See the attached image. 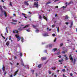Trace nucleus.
<instances>
[{"label": "nucleus", "mask_w": 77, "mask_h": 77, "mask_svg": "<svg viewBox=\"0 0 77 77\" xmlns=\"http://www.w3.org/2000/svg\"><path fill=\"white\" fill-rule=\"evenodd\" d=\"M15 37L17 39V42H18V41H20V39H21V37L18 34L15 35Z\"/></svg>", "instance_id": "f257e3e1"}, {"label": "nucleus", "mask_w": 77, "mask_h": 77, "mask_svg": "<svg viewBox=\"0 0 77 77\" xmlns=\"http://www.w3.org/2000/svg\"><path fill=\"white\" fill-rule=\"evenodd\" d=\"M34 5L35 6V8H38L39 7V4H38V2H35L34 3Z\"/></svg>", "instance_id": "f03ea898"}, {"label": "nucleus", "mask_w": 77, "mask_h": 77, "mask_svg": "<svg viewBox=\"0 0 77 77\" xmlns=\"http://www.w3.org/2000/svg\"><path fill=\"white\" fill-rule=\"evenodd\" d=\"M70 60H71V62L72 63V62L73 61V58L72 57V55H70L69 56Z\"/></svg>", "instance_id": "7ed1b4c3"}, {"label": "nucleus", "mask_w": 77, "mask_h": 77, "mask_svg": "<svg viewBox=\"0 0 77 77\" xmlns=\"http://www.w3.org/2000/svg\"><path fill=\"white\" fill-rule=\"evenodd\" d=\"M23 28H22L21 27H20L18 28V30L20 32V31H22V30H23Z\"/></svg>", "instance_id": "20e7f679"}, {"label": "nucleus", "mask_w": 77, "mask_h": 77, "mask_svg": "<svg viewBox=\"0 0 77 77\" xmlns=\"http://www.w3.org/2000/svg\"><path fill=\"white\" fill-rule=\"evenodd\" d=\"M29 1H25V2H24V4H25V5H26V6H29V4L28 3V2Z\"/></svg>", "instance_id": "39448f33"}, {"label": "nucleus", "mask_w": 77, "mask_h": 77, "mask_svg": "<svg viewBox=\"0 0 77 77\" xmlns=\"http://www.w3.org/2000/svg\"><path fill=\"white\" fill-rule=\"evenodd\" d=\"M64 57H65L66 58L65 59L66 60H68V57H67V55L66 54H65L63 56Z\"/></svg>", "instance_id": "423d86ee"}, {"label": "nucleus", "mask_w": 77, "mask_h": 77, "mask_svg": "<svg viewBox=\"0 0 77 77\" xmlns=\"http://www.w3.org/2000/svg\"><path fill=\"white\" fill-rule=\"evenodd\" d=\"M46 57H42L41 58L42 60H46Z\"/></svg>", "instance_id": "0eeeda50"}, {"label": "nucleus", "mask_w": 77, "mask_h": 77, "mask_svg": "<svg viewBox=\"0 0 77 77\" xmlns=\"http://www.w3.org/2000/svg\"><path fill=\"white\" fill-rule=\"evenodd\" d=\"M10 44V42H9V41H8L6 43V45H7V46H8Z\"/></svg>", "instance_id": "6e6552de"}, {"label": "nucleus", "mask_w": 77, "mask_h": 77, "mask_svg": "<svg viewBox=\"0 0 77 77\" xmlns=\"http://www.w3.org/2000/svg\"><path fill=\"white\" fill-rule=\"evenodd\" d=\"M72 26H73V22H72L71 23V25L69 26L70 28H71L72 27Z\"/></svg>", "instance_id": "1a4fd4ad"}, {"label": "nucleus", "mask_w": 77, "mask_h": 77, "mask_svg": "<svg viewBox=\"0 0 77 77\" xmlns=\"http://www.w3.org/2000/svg\"><path fill=\"white\" fill-rule=\"evenodd\" d=\"M30 26V25H26L25 26L23 27V29H24V28H26V27H28L29 26Z\"/></svg>", "instance_id": "9d476101"}, {"label": "nucleus", "mask_w": 77, "mask_h": 77, "mask_svg": "<svg viewBox=\"0 0 77 77\" xmlns=\"http://www.w3.org/2000/svg\"><path fill=\"white\" fill-rule=\"evenodd\" d=\"M66 17L65 18V20H67V19H68L69 18V17H68V16L66 15L65 16Z\"/></svg>", "instance_id": "9b49d317"}, {"label": "nucleus", "mask_w": 77, "mask_h": 77, "mask_svg": "<svg viewBox=\"0 0 77 77\" xmlns=\"http://www.w3.org/2000/svg\"><path fill=\"white\" fill-rule=\"evenodd\" d=\"M2 69L3 70V71H5V66H4V65L3 66V67L2 68Z\"/></svg>", "instance_id": "f8f14e48"}, {"label": "nucleus", "mask_w": 77, "mask_h": 77, "mask_svg": "<svg viewBox=\"0 0 77 77\" xmlns=\"http://www.w3.org/2000/svg\"><path fill=\"white\" fill-rule=\"evenodd\" d=\"M43 18H44V19H45L46 21H47L48 20V19H47V17H45V16H44L43 17Z\"/></svg>", "instance_id": "ddd939ff"}, {"label": "nucleus", "mask_w": 77, "mask_h": 77, "mask_svg": "<svg viewBox=\"0 0 77 77\" xmlns=\"http://www.w3.org/2000/svg\"><path fill=\"white\" fill-rule=\"evenodd\" d=\"M57 50V48H54L52 49V50H53L54 52V51H56V50Z\"/></svg>", "instance_id": "4468645a"}, {"label": "nucleus", "mask_w": 77, "mask_h": 77, "mask_svg": "<svg viewBox=\"0 0 77 77\" xmlns=\"http://www.w3.org/2000/svg\"><path fill=\"white\" fill-rule=\"evenodd\" d=\"M63 58H62L61 60H59V62H63Z\"/></svg>", "instance_id": "2eb2a0df"}, {"label": "nucleus", "mask_w": 77, "mask_h": 77, "mask_svg": "<svg viewBox=\"0 0 77 77\" xmlns=\"http://www.w3.org/2000/svg\"><path fill=\"white\" fill-rule=\"evenodd\" d=\"M37 67L38 68H40L41 67V64H39L38 66H37Z\"/></svg>", "instance_id": "dca6fc26"}, {"label": "nucleus", "mask_w": 77, "mask_h": 77, "mask_svg": "<svg viewBox=\"0 0 77 77\" xmlns=\"http://www.w3.org/2000/svg\"><path fill=\"white\" fill-rule=\"evenodd\" d=\"M44 36H47V33L43 34Z\"/></svg>", "instance_id": "f3484780"}, {"label": "nucleus", "mask_w": 77, "mask_h": 77, "mask_svg": "<svg viewBox=\"0 0 77 77\" xmlns=\"http://www.w3.org/2000/svg\"><path fill=\"white\" fill-rule=\"evenodd\" d=\"M57 32L58 33H59V27L57 28Z\"/></svg>", "instance_id": "a211bd4d"}, {"label": "nucleus", "mask_w": 77, "mask_h": 77, "mask_svg": "<svg viewBox=\"0 0 77 77\" xmlns=\"http://www.w3.org/2000/svg\"><path fill=\"white\" fill-rule=\"evenodd\" d=\"M76 61V60H75V59H74L73 61V64L74 65V64H75V63Z\"/></svg>", "instance_id": "6ab92c4d"}, {"label": "nucleus", "mask_w": 77, "mask_h": 77, "mask_svg": "<svg viewBox=\"0 0 77 77\" xmlns=\"http://www.w3.org/2000/svg\"><path fill=\"white\" fill-rule=\"evenodd\" d=\"M51 3V2H47L46 4V5H48V4H50V3Z\"/></svg>", "instance_id": "aec40b11"}, {"label": "nucleus", "mask_w": 77, "mask_h": 77, "mask_svg": "<svg viewBox=\"0 0 77 77\" xmlns=\"http://www.w3.org/2000/svg\"><path fill=\"white\" fill-rule=\"evenodd\" d=\"M49 47L50 48H51V47H52V45H51V44H50L49 45Z\"/></svg>", "instance_id": "412c9836"}, {"label": "nucleus", "mask_w": 77, "mask_h": 77, "mask_svg": "<svg viewBox=\"0 0 77 77\" xmlns=\"http://www.w3.org/2000/svg\"><path fill=\"white\" fill-rule=\"evenodd\" d=\"M21 65H23V66H24V63H23V62L22 61H21Z\"/></svg>", "instance_id": "4be33fe9"}, {"label": "nucleus", "mask_w": 77, "mask_h": 77, "mask_svg": "<svg viewBox=\"0 0 77 77\" xmlns=\"http://www.w3.org/2000/svg\"><path fill=\"white\" fill-rule=\"evenodd\" d=\"M35 32H36V33H38L39 32V30L37 29L35 31Z\"/></svg>", "instance_id": "5701e85b"}, {"label": "nucleus", "mask_w": 77, "mask_h": 77, "mask_svg": "<svg viewBox=\"0 0 77 77\" xmlns=\"http://www.w3.org/2000/svg\"><path fill=\"white\" fill-rule=\"evenodd\" d=\"M0 9L1 11H2L3 9H2V7L1 5H0Z\"/></svg>", "instance_id": "b1692460"}, {"label": "nucleus", "mask_w": 77, "mask_h": 77, "mask_svg": "<svg viewBox=\"0 0 77 77\" xmlns=\"http://www.w3.org/2000/svg\"><path fill=\"white\" fill-rule=\"evenodd\" d=\"M26 30L28 32H30V29H26Z\"/></svg>", "instance_id": "393cba45"}, {"label": "nucleus", "mask_w": 77, "mask_h": 77, "mask_svg": "<svg viewBox=\"0 0 77 77\" xmlns=\"http://www.w3.org/2000/svg\"><path fill=\"white\" fill-rule=\"evenodd\" d=\"M6 32L7 33H9V32H8V29L7 28V27H6Z\"/></svg>", "instance_id": "a878e982"}, {"label": "nucleus", "mask_w": 77, "mask_h": 77, "mask_svg": "<svg viewBox=\"0 0 77 77\" xmlns=\"http://www.w3.org/2000/svg\"><path fill=\"white\" fill-rule=\"evenodd\" d=\"M63 45V43H62L60 44V47H62Z\"/></svg>", "instance_id": "bb28decb"}, {"label": "nucleus", "mask_w": 77, "mask_h": 77, "mask_svg": "<svg viewBox=\"0 0 77 77\" xmlns=\"http://www.w3.org/2000/svg\"><path fill=\"white\" fill-rule=\"evenodd\" d=\"M56 67H52V69H53V70H54V69H56Z\"/></svg>", "instance_id": "cd10ccee"}, {"label": "nucleus", "mask_w": 77, "mask_h": 77, "mask_svg": "<svg viewBox=\"0 0 77 77\" xmlns=\"http://www.w3.org/2000/svg\"><path fill=\"white\" fill-rule=\"evenodd\" d=\"M12 21H13L14 22H17V21L16 20H15L14 19L12 20Z\"/></svg>", "instance_id": "c85d7f7f"}, {"label": "nucleus", "mask_w": 77, "mask_h": 77, "mask_svg": "<svg viewBox=\"0 0 77 77\" xmlns=\"http://www.w3.org/2000/svg\"><path fill=\"white\" fill-rule=\"evenodd\" d=\"M62 71L63 72H65L66 70H65V69H63L62 70Z\"/></svg>", "instance_id": "c756f323"}, {"label": "nucleus", "mask_w": 77, "mask_h": 77, "mask_svg": "<svg viewBox=\"0 0 77 77\" xmlns=\"http://www.w3.org/2000/svg\"><path fill=\"white\" fill-rule=\"evenodd\" d=\"M4 15L5 16V17H7V14H6V12H5L4 13Z\"/></svg>", "instance_id": "7c9ffc66"}, {"label": "nucleus", "mask_w": 77, "mask_h": 77, "mask_svg": "<svg viewBox=\"0 0 77 77\" xmlns=\"http://www.w3.org/2000/svg\"><path fill=\"white\" fill-rule=\"evenodd\" d=\"M20 57H22V56H23V54H22V53H20Z\"/></svg>", "instance_id": "2f4dec72"}, {"label": "nucleus", "mask_w": 77, "mask_h": 77, "mask_svg": "<svg viewBox=\"0 0 77 77\" xmlns=\"http://www.w3.org/2000/svg\"><path fill=\"white\" fill-rule=\"evenodd\" d=\"M39 19H41V18H42V17L41 15H40L39 16Z\"/></svg>", "instance_id": "473e14b6"}, {"label": "nucleus", "mask_w": 77, "mask_h": 77, "mask_svg": "<svg viewBox=\"0 0 77 77\" xmlns=\"http://www.w3.org/2000/svg\"><path fill=\"white\" fill-rule=\"evenodd\" d=\"M17 72H15L14 73V76H15V75H17Z\"/></svg>", "instance_id": "72a5a7b5"}, {"label": "nucleus", "mask_w": 77, "mask_h": 77, "mask_svg": "<svg viewBox=\"0 0 77 77\" xmlns=\"http://www.w3.org/2000/svg\"><path fill=\"white\" fill-rule=\"evenodd\" d=\"M70 76H72L73 74H72V73H71L70 74Z\"/></svg>", "instance_id": "f704fd0d"}, {"label": "nucleus", "mask_w": 77, "mask_h": 77, "mask_svg": "<svg viewBox=\"0 0 77 77\" xmlns=\"http://www.w3.org/2000/svg\"><path fill=\"white\" fill-rule=\"evenodd\" d=\"M6 74H7V72H4V74L5 75H6Z\"/></svg>", "instance_id": "c9c22d12"}, {"label": "nucleus", "mask_w": 77, "mask_h": 77, "mask_svg": "<svg viewBox=\"0 0 77 77\" xmlns=\"http://www.w3.org/2000/svg\"><path fill=\"white\" fill-rule=\"evenodd\" d=\"M60 52H58L57 54V55H59V54H60Z\"/></svg>", "instance_id": "e433bc0d"}, {"label": "nucleus", "mask_w": 77, "mask_h": 77, "mask_svg": "<svg viewBox=\"0 0 77 77\" xmlns=\"http://www.w3.org/2000/svg\"><path fill=\"white\" fill-rule=\"evenodd\" d=\"M71 2H69V3H68V5H70V4H71Z\"/></svg>", "instance_id": "4c0bfd02"}, {"label": "nucleus", "mask_w": 77, "mask_h": 77, "mask_svg": "<svg viewBox=\"0 0 77 77\" xmlns=\"http://www.w3.org/2000/svg\"><path fill=\"white\" fill-rule=\"evenodd\" d=\"M33 26L34 28L35 29H36V26L33 25Z\"/></svg>", "instance_id": "58836bf2"}, {"label": "nucleus", "mask_w": 77, "mask_h": 77, "mask_svg": "<svg viewBox=\"0 0 77 77\" xmlns=\"http://www.w3.org/2000/svg\"><path fill=\"white\" fill-rule=\"evenodd\" d=\"M62 53H63V54H65V52L64 51H63L61 52Z\"/></svg>", "instance_id": "ea45409f"}, {"label": "nucleus", "mask_w": 77, "mask_h": 77, "mask_svg": "<svg viewBox=\"0 0 77 77\" xmlns=\"http://www.w3.org/2000/svg\"><path fill=\"white\" fill-rule=\"evenodd\" d=\"M58 57H59V58H61L62 57V56H61V55H60L58 56Z\"/></svg>", "instance_id": "a19ab883"}, {"label": "nucleus", "mask_w": 77, "mask_h": 77, "mask_svg": "<svg viewBox=\"0 0 77 77\" xmlns=\"http://www.w3.org/2000/svg\"><path fill=\"white\" fill-rule=\"evenodd\" d=\"M56 39H57V38H55V40H54V42H56Z\"/></svg>", "instance_id": "79ce46f5"}, {"label": "nucleus", "mask_w": 77, "mask_h": 77, "mask_svg": "<svg viewBox=\"0 0 77 77\" xmlns=\"http://www.w3.org/2000/svg\"><path fill=\"white\" fill-rule=\"evenodd\" d=\"M44 53H46L47 54H48L47 53V50H45L44 51Z\"/></svg>", "instance_id": "37998d69"}, {"label": "nucleus", "mask_w": 77, "mask_h": 77, "mask_svg": "<svg viewBox=\"0 0 77 77\" xmlns=\"http://www.w3.org/2000/svg\"><path fill=\"white\" fill-rule=\"evenodd\" d=\"M15 32H16V33H17L18 32V31L17 30H15Z\"/></svg>", "instance_id": "c03bdc74"}, {"label": "nucleus", "mask_w": 77, "mask_h": 77, "mask_svg": "<svg viewBox=\"0 0 77 77\" xmlns=\"http://www.w3.org/2000/svg\"><path fill=\"white\" fill-rule=\"evenodd\" d=\"M52 35L53 36H56V34H53Z\"/></svg>", "instance_id": "a18cd8bd"}, {"label": "nucleus", "mask_w": 77, "mask_h": 77, "mask_svg": "<svg viewBox=\"0 0 77 77\" xmlns=\"http://www.w3.org/2000/svg\"><path fill=\"white\" fill-rule=\"evenodd\" d=\"M14 58L16 59H17V56H15L14 57Z\"/></svg>", "instance_id": "49530a36"}, {"label": "nucleus", "mask_w": 77, "mask_h": 77, "mask_svg": "<svg viewBox=\"0 0 77 77\" xmlns=\"http://www.w3.org/2000/svg\"><path fill=\"white\" fill-rule=\"evenodd\" d=\"M10 6H12V3L11 2H10Z\"/></svg>", "instance_id": "de8ad7c7"}, {"label": "nucleus", "mask_w": 77, "mask_h": 77, "mask_svg": "<svg viewBox=\"0 0 77 77\" xmlns=\"http://www.w3.org/2000/svg\"><path fill=\"white\" fill-rule=\"evenodd\" d=\"M3 8L4 9H6V7L5 6H3Z\"/></svg>", "instance_id": "09e8293b"}, {"label": "nucleus", "mask_w": 77, "mask_h": 77, "mask_svg": "<svg viewBox=\"0 0 77 77\" xmlns=\"http://www.w3.org/2000/svg\"><path fill=\"white\" fill-rule=\"evenodd\" d=\"M22 15H24V16H25V14H24V13H22Z\"/></svg>", "instance_id": "8fccbe9b"}, {"label": "nucleus", "mask_w": 77, "mask_h": 77, "mask_svg": "<svg viewBox=\"0 0 77 77\" xmlns=\"http://www.w3.org/2000/svg\"><path fill=\"white\" fill-rule=\"evenodd\" d=\"M49 74H51V72L50 71H49Z\"/></svg>", "instance_id": "3c124183"}, {"label": "nucleus", "mask_w": 77, "mask_h": 77, "mask_svg": "<svg viewBox=\"0 0 77 77\" xmlns=\"http://www.w3.org/2000/svg\"><path fill=\"white\" fill-rule=\"evenodd\" d=\"M4 0H2V3H4V2H5V1H4Z\"/></svg>", "instance_id": "603ef678"}, {"label": "nucleus", "mask_w": 77, "mask_h": 77, "mask_svg": "<svg viewBox=\"0 0 77 77\" xmlns=\"http://www.w3.org/2000/svg\"><path fill=\"white\" fill-rule=\"evenodd\" d=\"M54 26H55V25H52V27H54Z\"/></svg>", "instance_id": "864d4df0"}, {"label": "nucleus", "mask_w": 77, "mask_h": 77, "mask_svg": "<svg viewBox=\"0 0 77 77\" xmlns=\"http://www.w3.org/2000/svg\"><path fill=\"white\" fill-rule=\"evenodd\" d=\"M65 24H67V25H68V22H66L65 23Z\"/></svg>", "instance_id": "5fc2aeb1"}, {"label": "nucleus", "mask_w": 77, "mask_h": 77, "mask_svg": "<svg viewBox=\"0 0 77 77\" xmlns=\"http://www.w3.org/2000/svg\"><path fill=\"white\" fill-rule=\"evenodd\" d=\"M18 72V70H17V71H16L15 72H17H17Z\"/></svg>", "instance_id": "6e6d98bb"}, {"label": "nucleus", "mask_w": 77, "mask_h": 77, "mask_svg": "<svg viewBox=\"0 0 77 77\" xmlns=\"http://www.w3.org/2000/svg\"><path fill=\"white\" fill-rule=\"evenodd\" d=\"M28 14H32V13H30V12L29 11L28 13Z\"/></svg>", "instance_id": "4d7b16f0"}, {"label": "nucleus", "mask_w": 77, "mask_h": 77, "mask_svg": "<svg viewBox=\"0 0 77 77\" xmlns=\"http://www.w3.org/2000/svg\"><path fill=\"white\" fill-rule=\"evenodd\" d=\"M10 77H13L12 75H10Z\"/></svg>", "instance_id": "13d9d810"}, {"label": "nucleus", "mask_w": 77, "mask_h": 77, "mask_svg": "<svg viewBox=\"0 0 77 77\" xmlns=\"http://www.w3.org/2000/svg\"><path fill=\"white\" fill-rule=\"evenodd\" d=\"M66 70L67 71H68V69L66 68Z\"/></svg>", "instance_id": "bf43d9fd"}, {"label": "nucleus", "mask_w": 77, "mask_h": 77, "mask_svg": "<svg viewBox=\"0 0 77 77\" xmlns=\"http://www.w3.org/2000/svg\"><path fill=\"white\" fill-rule=\"evenodd\" d=\"M24 17H25V18H27V17L26 16H24Z\"/></svg>", "instance_id": "052dcab7"}, {"label": "nucleus", "mask_w": 77, "mask_h": 77, "mask_svg": "<svg viewBox=\"0 0 77 77\" xmlns=\"http://www.w3.org/2000/svg\"><path fill=\"white\" fill-rule=\"evenodd\" d=\"M65 6H63V9H65Z\"/></svg>", "instance_id": "680f3d73"}, {"label": "nucleus", "mask_w": 77, "mask_h": 77, "mask_svg": "<svg viewBox=\"0 0 77 77\" xmlns=\"http://www.w3.org/2000/svg\"><path fill=\"white\" fill-rule=\"evenodd\" d=\"M57 16V14H56L55 15V17H56Z\"/></svg>", "instance_id": "e2e57ef3"}, {"label": "nucleus", "mask_w": 77, "mask_h": 77, "mask_svg": "<svg viewBox=\"0 0 77 77\" xmlns=\"http://www.w3.org/2000/svg\"><path fill=\"white\" fill-rule=\"evenodd\" d=\"M21 41L22 42H24V40H22Z\"/></svg>", "instance_id": "0e129e2a"}, {"label": "nucleus", "mask_w": 77, "mask_h": 77, "mask_svg": "<svg viewBox=\"0 0 77 77\" xmlns=\"http://www.w3.org/2000/svg\"><path fill=\"white\" fill-rule=\"evenodd\" d=\"M54 77H57V76L56 75H54Z\"/></svg>", "instance_id": "69168bd1"}, {"label": "nucleus", "mask_w": 77, "mask_h": 77, "mask_svg": "<svg viewBox=\"0 0 77 77\" xmlns=\"http://www.w3.org/2000/svg\"><path fill=\"white\" fill-rule=\"evenodd\" d=\"M47 62H48V60L45 63V64H46V63H47Z\"/></svg>", "instance_id": "338daca9"}, {"label": "nucleus", "mask_w": 77, "mask_h": 77, "mask_svg": "<svg viewBox=\"0 0 77 77\" xmlns=\"http://www.w3.org/2000/svg\"><path fill=\"white\" fill-rule=\"evenodd\" d=\"M11 24H14V23L13 22H11Z\"/></svg>", "instance_id": "774afa93"}]
</instances>
